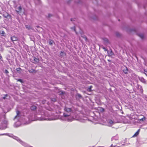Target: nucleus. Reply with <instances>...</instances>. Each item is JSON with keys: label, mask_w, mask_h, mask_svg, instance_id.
I'll return each instance as SVG.
<instances>
[{"label": "nucleus", "mask_w": 147, "mask_h": 147, "mask_svg": "<svg viewBox=\"0 0 147 147\" xmlns=\"http://www.w3.org/2000/svg\"><path fill=\"white\" fill-rule=\"evenodd\" d=\"M63 115L61 116L55 114L51 112L45 111L42 109H40L37 114L31 115L28 117L30 121H33L36 120L39 121L53 120L60 119L63 121H71L76 119L82 122H84L87 120V118L85 117H80L73 115V112L72 109L65 106L64 109Z\"/></svg>", "instance_id": "obj_1"}, {"label": "nucleus", "mask_w": 147, "mask_h": 147, "mask_svg": "<svg viewBox=\"0 0 147 147\" xmlns=\"http://www.w3.org/2000/svg\"><path fill=\"white\" fill-rule=\"evenodd\" d=\"M17 115L15 117L14 119H17L18 120V122H16L14 125V126L15 127H18L20 126L22 123H23L21 121V119H22L20 115V112L18 111H16Z\"/></svg>", "instance_id": "obj_2"}, {"label": "nucleus", "mask_w": 147, "mask_h": 147, "mask_svg": "<svg viewBox=\"0 0 147 147\" xmlns=\"http://www.w3.org/2000/svg\"><path fill=\"white\" fill-rule=\"evenodd\" d=\"M119 138L118 136H114L111 138V140L113 144L111 145V147H119L121 146H117V145H115V144H114L115 143V141H117L118 140Z\"/></svg>", "instance_id": "obj_3"}, {"label": "nucleus", "mask_w": 147, "mask_h": 147, "mask_svg": "<svg viewBox=\"0 0 147 147\" xmlns=\"http://www.w3.org/2000/svg\"><path fill=\"white\" fill-rule=\"evenodd\" d=\"M15 137V139L17 140L18 142H19L22 145L26 147H28V145L27 144L22 141L20 139H19L18 138L16 137Z\"/></svg>", "instance_id": "obj_4"}, {"label": "nucleus", "mask_w": 147, "mask_h": 147, "mask_svg": "<svg viewBox=\"0 0 147 147\" xmlns=\"http://www.w3.org/2000/svg\"><path fill=\"white\" fill-rule=\"evenodd\" d=\"M15 9L17 12H20L22 10L21 7V6H16L15 7Z\"/></svg>", "instance_id": "obj_5"}, {"label": "nucleus", "mask_w": 147, "mask_h": 147, "mask_svg": "<svg viewBox=\"0 0 147 147\" xmlns=\"http://www.w3.org/2000/svg\"><path fill=\"white\" fill-rule=\"evenodd\" d=\"M140 117H142L139 119V120L141 121H144L146 120V118L143 115H141L140 116Z\"/></svg>", "instance_id": "obj_6"}, {"label": "nucleus", "mask_w": 147, "mask_h": 147, "mask_svg": "<svg viewBox=\"0 0 147 147\" xmlns=\"http://www.w3.org/2000/svg\"><path fill=\"white\" fill-rule=\"evenodd\" d=\"M9 16V14L7 12H4L3 13V16L5 18H7Z\"/></svg>", "instance_id": "obj_7"}, {"label": "nucleus", "mask_w": 147, "mask_h": 147, "mask_svg": "<svg viewBox=\"0 0 147 147\" xmlns=\"http://www.w3.org/2000/svg\"><path fill=\"white\" fill-rule=\"evenodd\" d=\"M11 40L13 41H16L18 40V38L17 37L13 36L11 37Z\"/></svg>", "instance_id": "obj_8"}, {"label": "nucleus", "mask_w": 147, "mask_h": 147, "mask_svg": "<svg viewBox=\"0 0 147 147\" xmlns=\"http://www.w3.org/2000/svg\"><path fill=\"white\" fill-rule=\"evenodd\" d=\"M140 129H139L134 134V135L132 136V137H134L137 136L139 134V132L140 131Z\"/></svg>", "instance_id": "obj_9"}, {"label": "nucleus", "mask_w": 147, "mask_h": 147, "mask_svg": "<svg viewBox=\"0 0 147 147\" xmlns=\"http://www.w3.org/2000/svg\"><path fill=\"white\" fill-rule=\"evenodd\" d=\"M36 108V107L34 105H33L30 107V109L32 110H34Z\"/></svg>", "instance_id": "obj_10"}, {"label": "nucleus", "mask_w": 147, "mask_h": 147, "mask_svg": "<svg viewBox=\"0 0 147 147\" xmlns=\"http://www.w3.org/2000/svg\"><path fill=\"white\" fill-rule=\"evenodd\" d=\"M107 53L109 56H111L113 55V53L111 51H108Z\"/></svg>", "instance_id": "obj_11"}, {"label": "nucleus", "mask_w": 147, "mask_h": 147, "mask_svg": "<svg viewBox=\"0 0 147 147\" xmlns=\"http://www.w3.org/2000/svg\"><path fill=\"white\" fill-rule=\"evenodd\" d=\"M108 122V123L110 125H112L114 123L111 120H109Z\"/></svg>", "instance_id": "obj_12"}, {"label": "nucleus", "mask_w": 147, "mask_h": 147, "mask_svg": "<svg viewBox=\"0 0 147 147\" xmlns=\"http://www.w3.org/2000/svg\"><path fill=\"white\" fill-rule=\"evenodd\" d=\"M76 98H82V96H81V95L80 94H78L76 95Z\"/></svg>", "instance_id": "obj_13"}, {"label": "nucleus", "mask_w": 147, "mask_h": 147, "mask_svg": "<svg viewBox=\"0 0 147 147\" xmlns=\"http://www.w3.org/2000/svg\"><path fill=\"white\" fill-rule=\"evenodd\" d=\"M103 40L106 43H108L109 42L108 39L106 38H103Z\"/></svg>", "instance_id": "obj_14"}, {"label": "nucleus", "mask_w": 147, "mask_h": 147, "mask_svg": "<svg viewBox=\"0 0 147 147\" xmlns=\"http://www.w3.org/2000/svg\"><path fill=\"white\" fill-rule=\"evenodd\" d=\"M139 36L142 39L144 37V35L142 34H138Z\"/></svg>", "instance_id": "obj_15"}, {"label": "nucleus", "mask_w": 147, "mask_h": 147, "mask_svg": "<svg viewBox=\"0 0 147 147\" xmlns=\"http://www.w3.org/2000/svg\"><path fill=\"white\" fill-rule=\"evenodd\" d=\"M140 80L143 82H146L145 80L143 78H140Z\"/></svg>", "instance_id": "obj_16"}, {"label": "nucleus", "mask_w": 147, "mask_h": 147, "mask_svg": "<svg viewBox=\"0 0 147 147\" xmlns=\"http://www.w3.org/2000/svg\"><path fill=\"white\" fill-rule=\"evenodd\" d=\"M5 33L4 31L2 30L0 31V34H2V35L3 36Z\"/></svg>", "instance_id": "obj_17"}, {"label": "nucleus", "mask_w": 147, "mask_h": 147, "mask_svg": "<svg viewBox=\"0 0 147 147\" xmlns=\"http://www.w3.org/2000/svg\"><path fill=\"white\" fill-rule=\"evenodd\" d=\"M53 42V40H51L49 41V44L50 45H52Z\"/></svg>", "instance_id": "obj_18"}, {"label": "nucleus", "mask_w": 147, "mask_h": 147, "mask_svg": "<svg viewBox=\"0 0 147 147\" xmlns=\"http://www.w3.org/2000/svg\"><path fill=\"white\" fill-rule=\"evenodd\" d=\"M60 55L61 56H63L64 55H65L64 53L62 51H61L60 52Z\"/></svg>", "instance_id": "obj_19"}, {"label": "nucleus", "mask_w": 147, "mask_h": 147, "mask_svg": "<svg viewBox=\"0 0 147 147\" xmlns=\"http://www.w3.org/2000/svg\"><path fill=\"white\" fill-rule=\"evenodd\" d=\"M123 71L125 74H127V68L126 67V69L123 70Z\"/></svg>", "instance_id": "obj_20"}, {"label": "nucleus", "mask_w": 147, "mask_h": 147, "mask_svg": "<svg viewBox=\"0 0 147 147\" xmlns=\"http://www.w3.org/2000/svg\"><path fill=\"white\" fill-rule=\"evenodd\" d=\"M34 60L36 62H37L38 61V59H37V58L36 57H34Z\"/></svg>", "instance_id": "obj_21"}, {"label": "nucleus", "mask_w": 147, "mask_h": 147, "mask_svg": "<svg viewBox=\"0 0 147 147\" xmlns=\"http://www.w3.org/2000/svg\"><path fill=\"white\" fill-rule=\"evenodd\" d=\"M55 108L56 109H57L58 110H59L61 109L60 108L57 106L55 107Z\"/></svg>", "instance_id": "obj_22"}, {"label": "nucleus", "mask_w": 147, "mask_h": 147, "mask_svg": "<svg viewBox=\"0 0 147 147\" xmlns=\"http://www.w3.org/2000/svg\"><path fill=\"white\" fill-rule=\"evenodd\" d=\"M51 100L53 102H55L56 101V99L55 98H53L51 99Z\"/></svg>", "instance_id": "obj_23"}, {"label": "nucleus", "mask_w": 147, "mask_h": 147, "mask_svg": "<svg viewBox=\"0 0 147 147\" xmlns=\"http://www.w3.org/2000/svg\"><path fill=\"white\" fill-rule=\"evenodd\" d=\"M92 86H90L89 88L88 89V90L89 91H91V88H92Z\"/></svg>", "instance_id": "obj_24"}, {"label": "nucleus", "mask_w": 147, "mask_h": 147, "mask_svg": "<svg viewBox=\"0 0 147 147\" xmlns=\"http://www.w3.org/2000/svg\"><path fill=\"white\" fill-rule=\"evenodd\" d=\"M71 28L72 29V30H73L75 32H76V33L77 34V33L76 31V30H75V27H72V28Z\"/></svg>", "instance_id": "obj_25"}, {"label": "nucleus", "mask_w": 147, "mask_h": 147, "mask_svg": "<svg viewBox=\"0 0 147 147\" xmlns=\"http://www.w3.org/2000/svg\"><path fill=\"white\" fill-rule=\"evenodd\" d=\"M26 28L29 29L30 28V27L28 25H26Z\"/></svg>", "instance_id": "obj_26"}, {"label": "nucleus", "mask_w": 147, "mask_h": 147, "mask_svg": "<svg viewBox=\"0 0 147 147\" xmlns=\"http://www.w3.org/2000/svg\"><path fill=\"white\" fill-rule=\"evenodd\" d=\"M5 72L6 74H7L8 73H9L7 69H5Z\"/></svg>", "instance_id": "obj_27"}, {"label": "nucleus", "mask_w": 147, "mask_h": 147, "mask_svg": "<svg viewBox=\"0 0 147 147\" xmlns=\"http://www.w3.org/2000/svg\"><path fill=\"white\" fill-rule=\"evenodd\" d=\"M103 49H104L105 51H107V50L105 47H103Z\"/></svg>", "instance_id": "obj_28"}, {"label": "nucleus", "mask_w": 147, "mask_h": 147, "mask_svg": "<svg viewBox=\"0 0 147 147\" xmlns=\"http://www.w3.org/2000/svg\"><path fill=\"white\" fill-rule=\"evenodd\" d=\"M46 102V101L45 100H44V101H42V103L43 104H44Z\"/></svg>", "instance_id": "obj_29"}, {"label": "nucleus", "mask_w": 147, "mask_h": 147, "mask_svg": "<svg viewBox=\"0 0 147 147\" xmlns=\"http://www.w3.org/2000/svg\"><path fill=\"white\" fill-rule=\"evenodd\" d=\"M18 81H20L21 82H22V80L21 79H19L18 80Z\"/></svg>", "instance_id": "obj_30"}, {"label": "nucleus", "mask_w": 147, "mask_h": 147, "mask_svg": "<svg viewBox=\"0 0 147 147\" xmlns=\"http://www.w3.org/2000/svg\"><path fill=\"white\" fill-rule=\"evenodd\" d=\"M5 98H6V96H4V97H3V99H5Z\"/></svg>", "instance_id": "obj_31"}, {"label": "nucleus", "mask_w": 147, "mask_h": 147, "mask_svg": "<svg viewBox=\"0 0 147 147\" xmlns=\"http://www.w3.org/2000/svg\"><path fill=\"white\" fill-rule=\"evenodd\" d=\"M121 144L122 145H125V144H123L122 143H121Z\"/></svg>", "instance_id": "obj_32"}, {"label": "nucleus", "mask_w": 147, "mask_h": 147, "mask_svg": "<svg viewBox=\"0 0 147 147\" xmlns=\"http://www.w3.org/2000/svg\"><path fill=\"white\" fill-rule=\"evenodd\" d=\"M49 110V111H51L53 110V109H50V110Z\"/></svg>", "instance_id": "obj_33"}, {"label": "nucleus", "mask_w": 147, "mask_h": 147, "mask_svg": "<svg viewBox=\"0 0 147 147\" xmlns=\"http://www.w3.org/2000/svg\"><path fill=\"white\" fill-rule=\"evenodd\" d=\"M61 94H63V92H61Z\"/></svg>", "instance_id": "obj_34"}, {"label": "nucleus", "mask_w": 147, "mask_h": 147, "mask_svg": "<svg viewBox=\"0 0 147 147\" xmlns=\"http://www.w3.org/2000/svg\"><path fill=\"white\" fill-rule=\"evenodd\" d=\"M73 19H71V21H73Z\"/></svg>", "instance_id": "obj_35"}, {"label": "nucleus", "mask_w": 147, "mask_h": 147, "mask_svg": "<svg viewBox=\"0 0 147 147\" xmlns=\"http://www.w3.org/2000/svg\"><path fill=\"white\" fill-rule=\"evenodd\" d=\"M58 113H61L60 111H58Z\"/></svg>", "instance_id": "obj_36"}, {"label": "nucleus", "mask_w": 147, "mask_h": 147, "mask_svg": "<svg viewBox=\"0 0 147 147\" xmlns=\"http://www.w3.org/2000/svg\"><path fill=\"white\" fill-rule=\"evenodd\" d=\"M49 17H50V14H49Z\"/></svg>", "instance_id": "obj_37"}, {"label": "nucleus", "mask_w": 147, "mask_h": 147, "mask_svg": "<svg viewBox=\"0 0 147 147\" xmlns=\"http://www.w3.org/2000/svg\"><path fill=\"white\" fill-rule=\"evenodd\" d=\"M18 70L17 69V71H18L19 70L18 68Z\"/></svg>", "instance_id": "obj_38"}, {"label": "nucleus", "mask_w": 147, "mask_h": 147, "mask_svg": "<svg viewBox=\"0 0 147 147\" xmlns=\"http://www.w3.org/2000/svg\"><path fill=\"white\" fill-rule=\"evenodd\" d=\"M18 70L17 69V71H18L19 70L18 68Z\"/></svg>", "instance_id": "obj_39"}, {"label": "nucleus", "mask_w": 147, "mask_h": 147, "mask_svg": "<svg viewBox=\"0 0 147 147\" xmlns=\"http://www.w3.org/2000/svg\"><path fill=\"white\" fill-rule=\"evenodd\" d=\"M18 70L17 69V71H18L19 70L18 68Z\"/></svg>", "instance_id": "obj_40"}, {"label": "nucleus", "mask_w": 147, "mask_h": 147, "mask_svg": "<svg viewBox=\"0 0 147 147\" xmlns=\"http://www.w3.org/2000/svg\"><path fill=\"white\" fill-rule=\"evenodd\" d=\"M1 18V16H0V19Z\"/></svg>", "instance_id": "obj_41"}, {"label": "nucleus", "mask_w": 147, "mask_h": 147, "mask_svg": "<svg viewBox=\"0 0 147 147\" xmlns=\"http://www.w3.org/2000/svg\"><path fill=\"white\" fill-rule=\"evenodd\" d=\"M3 135L4 134H1V135Z\"/></svg>", "instance_id": "obj_42"}, {"label": "nucleus", "mask_w": 147, "mask_h": 147, "mask_svg": "<svg viewBox=\"0 0 147 147\" xmlns=\"http://www.w3.org/2000/svg\"><path fill=\"white\" fill-rule=\"evenodd\" d=\"M38 1H39V0H37Z\"/></svg>", "instance_id": "obj_43"}]
</instances>
